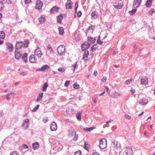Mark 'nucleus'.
Here are the masks:
<instances>
[{"label":"nucleus","mask_w":155,"mask_h":155,"mask_svg":"<svg viewBox=\"0 0 155 155\" xmlns=\"http://www.w3.org/2000/svg\"><path fill=\"white\" fill-rule=\"evenodd\" d=\"M10 96L11 94H7L6 95L7 99L8 100H9V99H10L11 98V97Z\"/></svg>","instance_id":"nucleus-62"},{"label":"nucleus","mask_w":155,"mask_h":155,"mask_svg":"<svg viewBox=\"0 0 155 155\" xmlns=\"http://www.w3.org/2000/svg\"><path fill=\"white\" fill-rule=\"evenodd\" d=\"M82 58L84 60H87L88 56L89 55V51L87 50H84Z\"/></svg>","instance_id":"nucleus-12"},{"label":"nucleus","mask_w":155,"mask_h":155,"mask_svg":"<svg viewBox=\"0 0 155 155\" xmlns=\"http://www.w3.org/2000/svg\"><path fill=\"white\" fill-rule=\"evenodd\" d=\"M133 152L130 147L125 148L120 153L119 155H132Z\"/></svg>","instance_id":"nucleus-1"},{"label":"nucleus","mask_w":155,"mask_h":155,"mask_svg":"<svg viewBox=\"0 0 155 155\" xmlns=\"http://www.w3.org/2000/svg\"><path fill=\"white\" fill-rule=\"evenodd\" d=\"M142 0H134L133 4V6L134 8L138 7L141 2Z\"/></svg>","instance_id":"nucleus-13"},{"label":"nucleus","mask_w":155,"mask_h":155,"mask_svg":"<svg viewBox=\"0 0 155 155\" xmlns=\"http://www.w3.org/2000/svg\"><path fill=\"white\" fill-rule=\"evenodd\" d=\"M131 80H132L131 79H130L129 80H127L126 81V82L125 83V84H126V85L128 84H129L130 83V81Z\"/></svg>","instance_id":"nucleus-57"},{"label":"nucleus","mask_w":155,"mask_h":155,"mask_svg":"<svg viewBox=\"0 0 155 155\" xmlns=\"http://www.w3.org/2000/svg\"><path fill=\"white\" fill-rule=\"evenodd\" d=\"M58 8L57 6H54L52 8L51 10V12L52 13L57 12H58Z\"/></svg>","instance_id":"nucleus-21"},{"label":"nucleus","mask_w":155,"mask_h":155,"mask_svg":"<svg viewBox=\"0 0 155 155\" xmlns=\"http://www.w3.org/2000/svg\"><path fill=\"white\" fill-rule=\"evenodd\" d=\"M43 93H41L40 94H39L38 96V97L37 98L36 101H40L42 98V97H43Z\"/></svg>","instance_id":"nucleus-28"},{"label":"nucleus","mask_w":155,"mask_h":155,"mask_svg":"<svg viewBox=\"0 0 155 155\" xmlns=\"http://www.w3.org/2000/svg\"><path fill=\"white\" fill-rule=\"evenodd\" d=\"M78 7V2H76L75 5V12H76L77 11V9Z\"/></svg>","instance_id":"nucleus-47"},{"label":"nucleus","mask_w":155,"mask_h":155,"mask_svg":"<svg viewBox=\"0 0 155 155\" xmlns=\"http://www.w3.org/2000/svg\"><path fill=\"white\" fill-rule=\"evenodd\" d=\"M140 82L142 84H146L148 82V79L145 77H143L140 80Z\"/></svg>","instance_id":"nucleus-18"},{"label":"nucleus","mask_w":155,"mask_h":155,"mask_svg":"<svg viewBox=\"0 0 155 155\" xmlns=\"http://www.w3.org/2000/svg\"><path fill=\"white\" fill-rule=\"evenodd\" d=\"M76 117L77 119L79 121L81 120V114L80 113H78L76 114Z\"/></svg>","instance_id":"nucleus-33"},{"label":"nucleus","mask_w":155,"mask_h":155,"mask_svg":"<svg viewBox=\"0 0 155 155\" xmlns=\"http://www.w3.org/2000/svg\"><path fill=\"white\" fill-rule=\"evenodd\" d=\"M90 145L87 142H85L84 143V148L86 150H88V149L89 148Z\"/></svg>","instance_id":"nucleus-36"},{"label":"nucleus","mask_w":155,"mask_h":155,"mask_svg":"<svg viewBox=\"0 0 155 155\" xmlns=\"http://www.w3.org/2000/svg\"><path fill=\"white\" fill-rule=\"evenodd\" d=\"M29 43V41L28 39H26L25 40V41L24 43H23V45L25 48H27L28 46V44Z\"/></svg>","instance_id":"nucleus-32"},{"label":"nucleus","mask_w":155,"mask_h":155,"mask_svg":"<svg viewBox=\"0 0 155 155\" xmlns=\"http://www.w3.org/2000/svg\"><path fill=\"white\" fill-rule=\"evenodd\" d=\"M43 5V3L41 2L40 0H37L36 2V9L38 10L41 9Z\"/></svg>","instance_id":"nucleus-6"},{"label":"nucleus","mask_w":155,"mask_h":155,"mask_svg":"<svg viewBox=\"0 0 155 155\" xmlns=\"http://www.w3.org/2000/svg\"><path fill=\"white\" fill-rule=\"evenodd\" d=\"M57 128V125L55 122H53L51 124L50 129L51 131L55 130Z\"/></svg>","instance_id":"nucleus-14"},{"label":"nucleus","mask_w":155,"mask_h":155,"mask_svg":"<svg viewBox=\"0 0 155 155\" xmlns=\"http://www.w3.org/2000/svg\"><path fill=\"white\" fill-rule=\"evenodd\" d=\"M137 9H133L130 11H129V14L131 15H132L134 14L136 12Z\"/></svg>","instance_id":"nucleus-41"},{"label":"nucleus","mask_w":155,"mask_h":155,"mask_svg":"<svg viewBox=\"0 0 155 155\" xmlns=\"http://www.w3.org/2000/svg\"><path fill=\"white\" fill-rule=\"evenodd\" d=\"M48 84L47 83H45L43 86L42 88V91L43 92L47 90V88L48 87Z\"/></svg>","instance_id":"nucleus-27"},{"label":"nucleus","mask_w":155,"mask_h":155,"mask_svg":"<svg viewBox=\"0 0 155 155\" xmlns=\"http://www.w3.org/2000/svg\"><path fill=\"white\" fill-rule=\"evenodd\" d=\"M74 88L75 89H78L79 87V85L77 83H75L73 84Z\"/></svg>","instance_id":"nucleus-45"},{"label":"nucleus","mask_w":155,"mask_h":155,"mask_svg":"<svg viewBox=\"0 0 155 155\" xmlns=\"http://www.w3.org/2000/svg\"><path fill=\"white\" fill-rule=\"evenodd\" d=\"M39 105L38 104L32 110V111L33 112L35 111L39 107Z\"/></svg>","instance_id":"nucleus-46"},{"label":"nucleus","mask_w":155,"mask_h":155,"mask_svg":"<svg viewBox=\"0 0 155 155\" xmlns=\"http://www.w3.org/2000/svg\"><path fill=\"white\" fill-rule=\"evenodd\" d=\"M97 43L100 45H102V43H103V42L101 41V40H100V36H99L97 39Z\"/></svg>","instance_id":"nucleus-43"},{"label":"nucleus","mask_w":155,"mask_h":155,"mask_svg":"<svg viewBox=\"0 0 155 155\" xmlns=\"http://www.w3.org/2000/svg\"><path fill=\"white\" fill-rule=\"evenodd\" d=\"M29 61L32 63H35L36 61L35 55H31L29 57Z\"/></svg>","instance_id":"nucleus-15"},{"label":"nucleus","mask_w":155,"mask_h":155,"mask_svg":"<svg viewBox=\"0 0 155 155\" xmlns=\"http://www.w3.org/2000/svg\"><path fill=\"white\" fill-rule=\"evenodd\" d=\"M90 44L89 43L85 42L82 44L81 45V49L82 51H84V50H87V49L90 46Z\"/></svg>","instance_id":"nucleus-10"},{"label":"nucleus","mask_w":155,"mask_h":155,"mask_svg":"<svg viewBox=\"0 0 155 155\" xmlns=\"http://www.w3.org/2000/svg\"><path fill=\"white\" fill-rule=\"evenodd\" d=\"M95 128L94 127H91L89 128L87 127L86 128H84V129L85 130L91 131L93 130V129H94Z\"/></svg>","instance_id":"nucleus-44"},{"label":"nucleus","mask_w":155,"mask_h":155,"mask_svg":"<svg viewBox=\"0 0 155 155\" xmlns=\"http://www.w3.org/2000/svg\"><path fill=\"white\" fill-rule=\"evenodd\" d=\"M94 28V27L93 26H90L87 29V30H91L92 31H93Z\"/></svg>","instance_id":"nucleus-61"},{"label":"nucleus","mask_w":155,"mask_h":155,"mask_svg":"<svg viewBox=\"0 0 155 155\" xmlns=\"http://www.w3.org/2000/svg\"><path fill=\"white\" fill-rule=\"evenodd\" d=\"M58 70L59 71H60V72H64V71H65V69L62 68V67H60V68H58Z\"/></svg>","instance_id":"nucleus-48"},{"label":"nucleus","mask_w":155,"mask_h":155,"mask_svg":"<svg viewBox=\"0 0 155 155\" xmlns=\"http://www.w3.org/2000/svg\"><path fill=\"white\" fill-rule=\"evenodd\" d=\"M71 131L72 135V136L73 135H75V137L74 138V141H76L78 139V135L76 134V132L75 131L72 130Z\"/></svg>","instance_id":"nucleus-26"},{"label":"nucleus","mask_w":155,"mask_h":155,"mask_svg":"<svg viewBox=\"0 0 155 155\" xmlns=\"http://www.w3.org/2000/svg\"><path fill=\"white\" fill-rule=\"evenodd\" d=\"M90 13L91 16V18L92 20L96 19L98 16V13L96 11H91L90 12Z\"/></svg>","instance_id":"nucleus-4"},{"label":"nucleus","mask_w":155,"mask_h":155,"mask_svg":"<svg viewBox=\"0 0 155 155\" xmlns=\"http://www.w3.org/2000/svg\"><path fill=\"white\" fill-rule=\"evenodd\" d=\"M5 34L3 31H1L0 32V38H1L3 39L5 37Z\"/></svg>","instance_id":"nucleus-37"},{"label":"nucleus","mask_w":155,"mask_h":155,"mask_svg":"<svg viewBox=\"0 0 155 155\" xmlns=\"http://www.w3.org/2000/svg\"><path fill=\"white\" fill-rule=\"evenodd\" d=\"M27 54L26 53H25L23 54V56L22 57V58L25 62H26L27 61Z\"/></svg>","instance_id":"nucleus-30"},{"label":"nucleus","mask_w":155,"mask_h":155,"mask_svg":"<svg viewBox=\"0 0 155 155\" xmlns=\"http://www.w3.org/2000/svg\"><path fill=\"white\" fill-rule=\"evenodd\" d=\"M99 147L102 149H104L107 146V141L105 138H103L100 140Z\"/></svg>","instance_id":"nucleus-2"},{"label":"nucleus","mask_w":155,"mask_h":155,"mask_svg":"<svg viewBox=\"0 0 155 155\" xmlns=\"http://www.w3.org/2000/svg\"><path fill=\"white\" fill-rule=\"evenodd\" d=\"M77 15L79 17H81L82 15L81 12L80 11H79L77 13Z\"/></svg>","instance_id":"nucleus-63"},{"label":"nucleus","mask_w":155,"mask_h":155,"mask_svg":"<svg viewBox=\"0 0 155 155\" xmlns=\"http://www.w3.org/2000/svg\"><path fill=\"white\" fill-rule=\"evenodd\" d=\"M22 147L24 149H27L28 148V146L26 145H25V144H23L22 145Z\"/></svg>","instance_id":"nucleus-60"},{"label":"nucleus","mask_w":155,"mask_h":155,"mask_svg":"<svg viewBox=\"0 0 155 155\" xmlns=\"http://www.w3.org/2000/svg\"><path fill=\"white\" fill-rule=\"evenodd\" d=\"M120 96V94L119 93L116 92L114 94L113 97L117 98L119 96Z\"/></svg>","instance_id":"nucleus-42"},{"label":"nucleus","mask_w":155,"mask_h":155,"mask_svg":"<svg viewBox=\"0 0 155 155\" xmlns=\"http://www.w3.org/2000/svg\"><path fill=\"white\" fill-rule=\"evenodd\" d=\"M7 49L8 50V52H12L14 48L13 45L11 43H8L6 44Z\"/></svg>","instance_id":"nucleus-9"},{"label":"nucleus","mask_w":155,"mask_h":155,"mask_svg":"<svg viewBox=\"0 0 155 155\" xmlns=\"http://www.w3.org/2000/svg\"><path fill=\"white\" fill-rule=\"evenodd\" d=\"M154 12V11L153 9H152L149 12V14L150 15H152L153 14Z\"/></svg>","instance_id":"nucleus-58"},{"label":"nucleus","mask_w":155,"mask_h":155,"mask_svg":"<svg viewBox=\"0 0 155 155\" xmlns=\"http://www.w3.org/2000/svg\"><path fill=\"white\" fill-rule=\"evenodd\" d=\"M96 38H93L91 37H88L87 38V40L88 41L89 43L90 44H94L96 41Z\"/></svg>","instance_id":"nucleus-16"},{"label":"nucleus","mask_w":155,"mask_h":155,"mask_svg":"<svg viewBox=\"0 0 155 155\" xmlns=\"http://www.w3.org/2000/svg\"><path fill=\"white\" fill-rule=\"evenodd\" d=\"M63 18L62 15H61L58 16L57 17V21L59 23H61V19Z\"/></svg>","instance_id":"nucleus-24"},{"label":"nucleus","mask_w":155,"mask_h":155,"mask_svg":"<svg viewBox=\"0 0 155 155\" xmlns=\"http://www.w3.org/2000/svg\"><path fill=\"white\" fill-rule=\"evenodd\" d=\"M1 1H0L1 2L0 3V10H1L3 8V3H2V2L4 0H1Z\"/></svg>","instance_id":"nucleus-50"},{"label":"nucleus","mask_w":155,"mask_h":155,"mask_svg":"<svg viewBox=\"0 0 155 155\" xmlns=\"http://www.w3.org/2000/svg\"><path fill=\"white\" fill-rule=\"evenodd\" d=\"M6 3L8 4H10L12 3V1L11 0H6Z\"/></svg>","instance_id":"nucleus-64"},{"label":"nucleus","mask_w":155,"mask_h":155,"mask_svg":"<svg viewBox=\"0 0 155 155\" xmlns=\"http://www.w3.org/2000/svg\"><path fill=\"white\" fill-rule=\"evenodd\" d=\"M24 123L22 124V127L25 129H27L28 128L29 121L28 119H26L25 120Z\"/></svg>","instance_id":"nucleus-7"},{"label":"nucleus","mask_w":155,"mask_h":155,"mask_svg":"<svg viewBox=\"0 0 155 155\" xmlns=\"http://www.w3.org/2000/svg\"><path fill=\"white\" fill-rule=\"evenodd\" d=\"M98 48V46L96 44L94 45L91 48V50L92 51L94 52Z\"/></svg>","instance_id":"nucleus-31"},{"label":"nucleus","mask_w":155,"mask_h":155,"mask_svg":"<svg viewBox=\"0 0 155 155\" xmlns=\"http://www.w3.org/2000/svg\"><path fill=\"white\" fill-rule=\"evenodd\" d=\"M35 53L38 57L40 58L42 55L41 48L38 47L35 51Z\"/></svg>","instance_id":"nucleus-8"},{"label":"nucleus","mask_w":155,"mask_h":155,"mask_svg":"<svg viewBox=\"0 0 155 155\" xmlns=\"http://www.w3.org/2000/svg\"><path fill=\"white\" fill-rule=\"evenodd\" d=\"M39 144L38 142H35L32 144V147L34 150H35L38 148Z\"/></svg>","instance_id":"nucleus-23"},{"label":"nucleus","mask_w":155,"mask_h":155,"mask_svg":"<svg viewBox=\"0 0 155 155\" xmlns=\"http://www.w3.org/2000/svg\"><path fill=\"white\" fill-rule=\"evenodd\" d=\"M50 67L47 64H45L42 66L41 68L38 69V70L41 71H45V70L49 68Z\"/></svg>","instance_id":"nucleus-17"},{"label":"nucleus","mask_w":155,"mask_h":155,"mask_svg":"<svg viewBox=\"0 0 155 155\" xmlns=\"http://www.w3.org/2000/svg\"><path fill=\"white\" fill-rule=\"evenodd\" d=\"M73 110L71 108H68L66 111V113L68 114H70L71 113L73 112Z\"/></svg>","instance_id":"nucleus-39"},{"label":"nucleus","mask_w":155,"mask_h":155,"mask_svg":"<svg viewBox=\"0 0 155 155\" xmlns=\"http://www.w3.org/2000/svg\"><path fill=\"white\" fill-rule=\"evenodd\" d=\"M48 121V118L47 117H45L43 118V121L45 123L47 122Z\"/></svg>","instance_id":"nucleus-56"},{"label":"nucleus","mask_w":155,"mask_h":155,"mask_svg":"<svg viewBox=\"0 0 155 155\" xmlns=\"http://www.w3.org/2000/svg\"><path fill=\"white\" fill-rule=\"evenodd\" d=\"M59 33L61 35H62L64 33V29L62 27H59L58 28Z\"/></svg>","instance_id":"nucleus-34"},{"label":"nucleus","mask_w":155,"mask_h":155,"mask_svg":"<svg viewBox=\"0 0 155 155\" xmlns=\"http://www.w3.org/2000/svg\"><path fill=\"white\" fill-rule=\"evenodd\" d=\"M70 5L68 4H66V7L67 9H71L72 8V7Z\"/></svg>","instance_id":"nucleus-52"},{"label":"nucleus","mask_w":155,"mask_h":155,"mask_svg":"<svg viewBox=\"0 0 155 155\" xmlns=\"http://www.w3.org/2000/svg\"><path fill=\"white\" fill-rule=\"evenodd\" d=\"M125 117L128 120H130L131 119V117L130 116H129L127 114H125Z\"/></svg>","instance_id":"nucleus-51"},{"label":"nucleus","mask_w":155,"mask_h":155,"mask_svg":"<svg viewBox=\"0 0 155 155\" xmlns=\"http://www.w3.org/2000/svg\"><path fill=\"white\" fill-rule=\"evenodd\" d=\"M75 39L77 41H79L81 40V38L80 35L78 34H76L74 35Z\"/></svg>","instance_id":"nucleus-35"},{"label":"nucleus","mask_w":155,"mask_h":155,"mask_svg":"<svg viewBox=\"0 0 155 155\" xmlns=\"http://www.w3.org/2000/svg\"><path fill=\"white\" fill-rule=\"evenodd\" d=\"M118 2H116L113 5L117 9H121V8L123 6V4L122 2V1L120 2L119 1V0H117Z\"/></svg>","instance_id":"nucleus-5"},{"label":"nucleus","mask_w":155,"mask_h":155,"mask_svg":"<svg viewBox=\"0 0 155 155\" xmlns=\"http://www.w3.org/2000/svg\"><path fill=\"white\" fill-rule=\"evenodd\" d=\"M10 155H18L17 152L15 151L12 152L11 153H10Z\"/></svg>","instance_id":"nucleus-54"},{"label":"nucleus","mask_w":155,"mask_h":155,"mask_svg":"<svg viewBox=\"0 0 155 155\" xmlns=\"http://www.w3.org/2000/svg\"><path fill=\"white\" fill-rule=\"evenodd\" d=\"M114 145H116V148H120L121 146L120 145V143H118L117 142H114Z\"/></svg>","instance_id":"nucleus-40"},{"label":"nucleus","mask_w":155,"mask_h":155,"mask_svg":"<svg viewBox=\"0 0 155 155\" xmlns=\"http://www.w3.org/2000/svg\"><path fill=\"white\" fill-rule=\"evenodd\" d=\"M78 65L77 64V62H76L75 64L71 67V69L73 72L75 71V69L78 67Z\"/></svg>","instance_id":"nucleus-29"},{"label":"nucleus","mask_w":155,"mask_h":155,"mask_svg":"<svg viewBox=\"0 0 155 155\" xmlns=\"http://www.w3.org/2000/svg\"><path fill=\"white\" fill-rule=\"evenodd\" d=\"M47 49L51 53L53 51L52 48L51 47L50 45L48 44L47 47Z\"/></svg>","instance_id":"nucleus-38"},{"label":"nucleus","mask_w":155,"mask_h":155,"mask_svg":"<svg viewBox=\"0 0 155 155\" xmlns=\"http://www.w3.org/2000/svg\"><path fill=\"white\" fill-rule=\"evenodd\" d=\"M66 4L72 5L73 4V3L71 1V0H67V2Z\"/></svg>","instance_id":"nucleus-59"},{"label":"nucleus","mask_w":155,"mask_h":155,"mask_svg":"<svg viewBox=\"0 0 155 155\" xmlns=\"http://www.w3.org/2000/svg\"><path fill=\"white\" fill-rule=\"evenodd\" d=\"M107 78L106 76L104 77L101 79V81L103 82H105L106 81Z\"/></svg>","instance_id":"nucleus-55"},{"label":"nucleus","mask_w":155,"mask_h":155,"mask_svg":"<svg viewBox=\"0 0 155 155\" xmlns=\"http://www.w3.org/2000/svg\"><path fill=\"white\" fill-rule=\"evenodd\" d=\"M39 21L42 24L45 21V18L44 16H42L40 18L38 19Z\"/></svg>","instance_id":"nucleus-25"},{"label":"nucleus","mask_w":155,"mask_h":155,"mask_svg":"<svg viewBox=\"0 0 155 155\" xmlns=\"http://www.w3.org/2000/svg\"><path fill=\"white\" fill-rule=\"evenodd\" d=\"M148 103L147 99L145 98L143 99L141 101L139 102V103L141 105H143L146 104Z\"/></svg>","instance_id":"nucleus-19"},{"label":"nucleus","mask_w":155,"mask_h":155,"mask_svg":"<svg viewBox=\"0 0 155 155\" xmlns=\"http://www.w3.org/2000/svg\"><path fill=\"white\" fill-rule=\"evenodd\" d=\"M70 83V81H66L64 84V86L65 87L68 86Z\"/></svg>","instance_id":"nucleus-49"},{"label":"nucleus","mask_w":155,"mask_h":155,"mask_svg":"<svg viewBox=\"0 0 155 155\" xmlns=\"http://www.w3.org/2000/svg\"><path fill=\"white\" fill-rule=\"evenodd\" d=\"M65 50V46L63 45H60L57 49V52L60 55L63 54Z\"/></svg>","instance_id":"nucleus-3"},{"label":"nucleus","mask_w":155,"mask_h":155,"mask_svg":"<svg viewBox=\"0 0 155 155\" xmlns=\"http://www.w3.org/2000/svg\"><path fill=\"white\" fill-rule=\"evenodd\" d=\"M153 2L152 0H148L147 1L146 3V5L147 8H150V7L151 4Z\"/></svg>","instance_id":"nucleus-22"},{"label":"nucleus","mask_w":155,"mask_h":155,"mask_svg":"<svg viewBox=\"0 0 155 155\" xmlns=\"http://www.w3.org/2000/svg\"><path fill=\"white\" fill-rule=\"evenodd\" d=\"M81 151H78L75 153L74 155H81Z\"/></svg>","instance_id":"nucleus-53"},{"label":"nucleus","mask_w":155,"mask_h":155,"mask_svg":"<svg viewBox=\"0 0 155 155\" xmlns=\"http://www.w3.org/2000/svg\"><path fill=\"white\" fill-rule=\"evenodd\" d=\"M23 43L22 41H18L16 43L15 48L16 50L21 49L22 48Z\"/></svg>","instance_id":"nucleus-11"},{"label":"nucleus","mask_w":155,"mask_h":155,"mask_svg":"<svg viewBox=\"0 0 155 155\" xmlns=\"http://www.w3.org/2000/svg\"><path fill=\"white\" fill-rule=\"evenodd\" d=\"M21 54L20 52L18 51V50H15V57L16 59H18L21 56Z\"/></svg>","instance_id":"nucleus-20"}]
</instances>
